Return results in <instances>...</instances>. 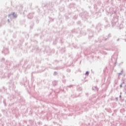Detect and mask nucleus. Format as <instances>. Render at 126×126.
<instances>
[{
  "label": "nucleus",
  "mask_w": 126,
  "mask_h": 126,
  "mask_svg": "<svg viewBox=\"0 0 126 126\" xmlns=\"http://www.w3.org/2000/svg\"><path fill=\"white\" fill-rule=\"evenodd\" d=\"M14 17H17V16H16V15H15L14 16Z\"/></svg>",
  "instance_id": "7ed1b4c3"
},
{
  "label": "nucleus",
  "mask_w": 126,
  "mask_h": 126,
  "mask_svg": "<svg viewBox=\"0 0 126 126\" xmlns=\"http://www.w3.org/2000/svg\"><path fill=\"white\" fill-rule=\"evenodd\" d=\"M88 74H89L88 72H87L86 73V74H88Z\"/></svg>",
  "instance_id": "f257e3e1"
},
{
  "label": "nucleus",
  "mask_w": 126,
  "mask_h": 126,
  "mask_svg": "<svg viewBox=\"0 0 126 126\" xmlns=\"http://www.w3.org/2000/svg\"><path fill=\"white\" fill-rule=\"evenodd\" d=\"M15 14V13H13L12 14V15H14V16Z\"/></svg>",
  "instance_id": "f03ea898"
}]
</instances>
